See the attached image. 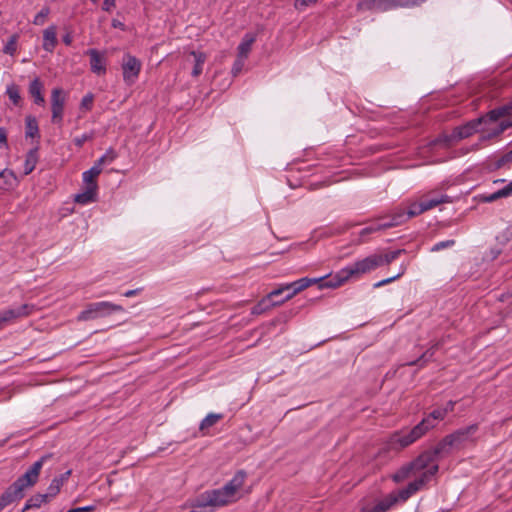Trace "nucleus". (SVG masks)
<instances>
[{"label":"nucleus","mask_w":512,"mask_h":512,"mask_svg":"<svg viewBox=\"0 0 512 512\" xmlns=\"http://www.w3.org/2000/svg\"><path fill=\"white\" fill-rule=\"evenodd\" d=\"M403 252H405V250L398 249L384 255L380 254L381 266L384 264H390L392 261L396 260Z\"/></svg>","instance_id":"nucleus-41"},{"label":"nucleus","mask_w":512,"mask_h":512,"mask_svg":"<svg viewBox=\"0 0 512 512\" xmlns=\"http://www.w3.org/2000/svg\"><path fill=\"white\" fill-rule=\"evenodd\" d=\"M381 266L380 254H371L364 259L346 266L329 278L320 286L325 288H337L351 278H359L361 275L374 271Z\"/></svg>","instance_id":"nucleus-2"},{"label":"nucleus","mask_w":512,"mask_h":512,"mask_svg":"<svg viewBox=\"0 0 512 512\" xmlns=\"http://www.w3.org/2000/svg\"><path fill=\"white\" fill-rule=\"evenodd\" d=\"M505 116H512V102L493 109L488 113V117L493 121H498Z\"/></svg>","instance_id":"nucleus-33"},{"label":"nucleus","mask_w":512,"mask_h":512,"mask_svg":"<svg viewBox=\"0 0 512 512\" xmlns=\"http://www.w3.org/2000/svg\"><path fill=\"white\" fill-rule=\"evenodd\" d=\"M455 244V241L454 240H446V241H441V242H438L436 243L432 248H431V251L433 252H437V251H440L442 249H445V248H448V247H451Z\"/></svg>","instance_id":"nucleus-47"},{"label":"nucleus","mask_w":512,"mask_h":512,"mask_svg":"<svg viewBox=\"0 0 512 512\" xmlns=\"http://www.w3.org/2000/svg\"><path fill=\"white\" fill-rule=\"evenodd\" d=\"M422 426L423 425L417 424L410 430H402L392 434L389 440L390 448L394 450H400L420 439L423 435L426 434L423 431Z\"/></svg>","instance_id":"nucleus-8"},{"label":"nucleus","mask_w":512,"mask_h":512,"mask_svg":"<svg viewBox=\"0 0 512 512\" xmlns=\"http://www.w3.org/2000/svg\"><path fill=\"white\" fill-rule=\"evenodd\" d=\"M123 80L127 85H133L140 74L142 63L131 54H125L122 60Z\"/></svg>","instance_id":"nucleus-10"},{"label":"nucleus","mask_w":512,"mask_h":512,"mask_svg":"<svg viewBox=\"0 0 512 512\" xmlns=\"http://www.w3.org/2000/svg\"><path fill=\"white\" fill-rule=\"evenodd\" d=\"M115 7V0H104L103 1V10L111 11L112 8Z\"/></svg>","instance_id":"nucleus-52"},{"label":"nucleus","mask_w":512,"mask_h":512,"mask_svg":"<svg viewBox=\"0 0 512 512\" xmlns=\"http://www.w3.org/2000/svg\"><path fill=\"white\" fill-rule=\"evenodd\" d=\"M6 93L9 97V99L13 102V104H15V105L19 104L21 97H20V92H19V88L17 85H15V84L9 85L6 89Z\"/></svg>","instance_id":"nucleus-40"},{"label":"nucleus","mask_w":512,"mask_h":512,"mask_svg":"<svg viewBox=\"0 0 512 512\" xmlns=\"http://www.w3.org/2000/svg\"><path fill=\"white\" fill-rule=\"evenodd\" d=\"M71 475V470L66 471L65 473L61 474L60 476L55 477L52 479L50 485L47 489V495L50 499H53L58 495L60 492L62 486L67 482Z\"/></svg>","instance_id":"nucleus-21"},{"label":"nucleus","mask_w":512,"mask_h":512,"mask_svg":"<svg viewBox=\"0 0 512 512\" xmlns=\"http://www.w3.org/2000/svg\"><path fill=\"white\" fill-rule=\"evenodd\" d=\"M423 207H424V204L422 202V198H420L419 201L410 203L407 210H405L402 207L396 208L393 211V213L391 214V216H397L399 214L403 215V220H402V224H403L410 218L424 213L425 209Z\"/></svg>","instance_id":"nucleus-17"},{"label":"nucleus","mask_w":512,"mask_h":512,"mask_svg":"<svg viewBox=\"0 0 512 512\" xmlns=\"http://www.w3.org/2000/svg\"><path fill=\"white\" fill-rule=\"evenodd\" d=\"M65 94L61 88H54L51 92V111L52 121L55 123L61 122L63 119Z\"/></svg>","instance_id":"nucleus-13"},{"label":"nucleus","mask_w":512,"mask_h":512,"mask_svg":"<svg viewBox=\"0 0 512 512\" xmlns=\"http://www.w3.org/2000/svg\"><path fill=\"white\" fill-rule=\"evenodd\" d=\"M454 405H455V402H453V401H449V402H447V403H446V405H445L444 407H442V408H443V410H445L446 415H447L449 412L453 411V409H454Z\"/></svg>","instance_id":"nucleus-53"},{"label":"nucleus","mask_w":512,"mask_h":512,"mask_svg":"<svg viewBox=\"0 0 512 512\" xmlns=\"http://www.w3.org/2000/svg\"><path fill=\"white\" fill-rule=\"evenodd\" d=\"M405 271H406V266L404 264H402L400 266V271L398 272V274H396L395 276L389 277L387 279H383V280L375 283L374 287L375 288H379V287H382V286H384L386 284L391 283L392 281H394V280L398 279L399 277H401L405 273Z\"/></svg>","instance_id":"nucleus-42"},{"label":"nucleus","mask_w":512,"mask_h":512,"mask_svg":"<svg viewBox=\"0 0 512 512\" xmlns=\"http://www.w3.org/2000/svg\"><path fill=\"white\" fill-rule=\"evenodd\" d=\"M112 25H113V27H122L123 26V24L121 22L116 21V20L113 21Z\"/></svg>","instance_id":"nucleus-56"},{"label":"nucleus","mask_w":512,"mask_h":512,"mask_svg":"<svg viewBox=\"0 0 512 512\" xmlns=\"http://www.w3.org/2000/svg\"><path fill=\"white\" fill-rule=\"evenodd\" d=\"M6 174H7V171H6V170H4V171L0 172V177H5V175H6ZM8 174H9L10 176H13V173H12V172H8Z\"/></svg>","instance_id":"nucleus-57"},{"label":"nucleus","mask_w":512,"mask_h":512,"mask_svg":"<svg viewBox=\"0 0 512 512\" xmlns=\"http://www.w3.org/2000/svg\"><path fill=\"white\" fill-rule=\"evenodd\" d=\"M247 474L238 471L233 478L222 488L206 491L199 495L192 506L194 507H221L233 503L239 499V492L244 486Z\"/></svg>","instance_id":"nucleus-1"},{"label":"nucleus","mask_w":512,"mask_h":512,"mask_svg":"<svg viewBox=\"0 0 512 512\" xmlns=\"http://www.w3.org/2000/svg\"><path fill=\"white\" fill-rule=\"evenodd\" d=\"M482 122L495 123L496 121L491 120L487 114L485 117L478 118L476 120H472V121L466 123L465 125L456 127L450 136H444L443 138L437 139L435 141V144H440L442 142H445L446 144H448L451 141H458V140L468 138L469 136H471L472 134H474L475 132L478 131V126Z\"/></svg>","instance_id":"nucleus-7"},{"label":"nucleus","mask_w":512,"mask_h":512,"mask_svg":"<svg viewBox=\"0 0 512 512\" xmlns=\"http://www.w3.org/2000/svg\"><path fill=\"white\" fill-rule=\"evenodd\" d=\"M403 215L399 214L397 216H381L377 218L370 225L363 228L359 235L361 237H365L369 234L375 233L380 230H385L388 228L396 227L402 224Z\"/></svg>","instance_id":"nucleus-11"},{"label":"nucleus","mask_w":512,"mask_h":512,"mask_svg":"<svg viewBox=\"0 0 512 512\" xmlns=\"http://www.w3.org/2000/svg\"><path fill=\"white\" fill-rule=\"evenodd\" d=\"M425 212L437 207L440 204L450 202V197L445 194L429 193L421 197Z\"/></svg>","instance_id":"nucleus-19"},{"label":"nucleus","mask_w":512,"mask_h":512,"mask_svg":"<svg viewBox=\"0 0 512 512\" xmlns=\"http://www.w3.org/2000/svg\"><path fill=\"white\" fill-rule=\"evenodd\" d=\"M140 289L128 290L124 293L125 297H133L139 293Z\"/></svg>","instance_id":"nucleus-55"},{"label":"nucleus","mask_w":512,"mask_h":512,"mask_svg":"<svg viewBox=\"0 0 512 512\" xmlns=\"http://www.w3.org/2000/svg\"><path fill=\"white\" fill-rule=\"evenodd\" d=\"M48 457L43 456L36 462H34L27 471L20 476L15 482L11 484L14 490H16L22 497L25 496V491L32 488L39 479L41 469Z\"/></svg>","instance_id":"nucleus-5"},{"label":"nucleus","mask_w":512,"mask_h":512,"mask_svg":"<svg viewBox=\"0 0 512 512\" xmlns=\"http://www.w3.org/2000/svg\"><path fill=\"white\" fill-rule=\"evenodd\" d=\"M429 457L428 454H421L410 463V468L414 469L411 476L415 477V479L410 482L406 488L398 492L396 495L398 500L406 501L413 494L422 489L438 472V465H429Z\"/></svg>","instance_id":"nucleus-3"},{"label":"nucleus","mask_w":512,"mask_h":512,"mask_svg":"<svg viewBox=\"0 0 512 512\" xmlns=\"http://www.w3.org/2000/svg\"><path fill=\"white\" fill-rule=\"evenodd\" d=\"M123 311V307L108 301L90 303L78 315L79 321H90L101 317H106L114 312Z\"/></svg>","instance_id":"nucleus-6"},{"label":"nucleus","mask_w":512,"mask_h":512,"mask_svg":"<svg viewBox=\"0 0 512 512\" xmlns=\"http://www.w3.org/2000/svg\"><path fill=\"white\" fill-rule=\"evenodd\" d=\"M37 135L38 123L35 118L29 116L26 118V136L34 138Z\"/></svg>","instance_id":"nucleus-36"},{"label":"nucleus","mask_w":512,"mask_h":512,"mask_svg":"<svg viewBox=\"0 0 512 512\" xmlns=\"http://www.w3.org/2000/svg\"><path fill=\"white\" fill-rule=\"evenodd\" d=\"M94 510H95V506L89 505V506H84V507L73 508V509L68 510L67 512H92Z\"/></svg>","instance_id":"nucleus-51"},{"label":"nucleus","mask_w":512,"mask_h":512,"mask_svg":"<svg viewBox=\"0 0 512 512\" xmlns=\"http://www.w3.org/2000/svg\"><path fill=\"white\" fill-rule=\"evenodd\" d=\"M512 195V182H510L508 185L503 187L502 189H499L498 191L490 194L489 196L485 197L486 202H493L499 198L509 197Z\"/></svg>","instance_id":"nucleus-34"},{"label":"nucleus","mask_w":512,"mask_h":512,"mask_svg":"<svg viewBox=\"0 0 512 512\" xmlns=\"http://www.w3.org/2000/svg\"><path fill=\"white\" fill-rule=\"evenodd\" d=\"M359 11H387L386 1L384 0H362L357 4Z\"/></svg>","instance_id":"nucleus-22"},{"label":"nucleus","mask_w":512,"mask_h":512,"mask_svg":"<svg viewBox=\"0 0 512 512\" xmlns=\"http://www.w3.org/2000/svg\"><path fill=\"white\" fill-rule=\"evenodd\" d=\"M254 42H255V36L252 34H246L243 37L242 41L240 42V44L237 48V50H238L237 56L247 59Z\"/></svg>","instance_id":"nucleus-29"},{"label":"nucleus","mask_w":512,"mask_h":512,"mask_svg":"<svg viewBox=\"0 0 512 512\" xmlns=\"http://www.w3.org/2000/svg\"><path fill=\"white\" fill-rule=\"evenodd\" d=\"M190 55L194 58L192 76L198 77L203 71V65L206 61V54L200 51H191Z\"/></svg>","instance_id":"nucleus-31"},{"label":"nucleus","mask_w":512,"mask_h":512,"mask_svg":"<svg viewBox=\"0 0 512 512\" xmlns=\"http://www.w3.org/2000/svg\"><path fill=\"white\" fill-rule=\"evenodd\" d=\"M317 1L318 0H296L294 7L297 10H303L304 8H306L308 6L315 4Z\"/></svg>","instance_id":"nucleus-48"},{"label":"nucleus","mask_w":512,"mask_h":512,"mask_svg":"<svg viewBox=\"0 0 512 512\" xmlns=\"http://www.w3.org/2000/svg\"><path fill=\"white\" fill-rule=\"evenodd\" d=\"M93 3H97L98 0H91Z\"/></svg>","instance_id":"nucleus-58"},{"label":"nucleus","mask_w":512,"mask_h":512,"mask_svg":"<svg viewBox=\"0 0 512 512\" xmlns=\"http://www.w3.org/2000/svg\"><path fill=\"white\" fill-rule=\"evenodd\" d=\"M327 277H321V278H308L304 277L299 280H296L292 283L285 284L273 291H271L266 298L262 299V301L253 309V313H260L262 312L263 308L262 306L265 305V307H268L269 304L267 302L271 301L274 297L281 295L284 291H288L289 293L286 295L284 299L278 302L271 303L272 306L278 305L283 303L286 300L291 299L294 295L301 292L302 290L308 288L312 284H316L320 281L325 280Z\"/></svg>","instance_id":"nucleus-4"},{"label":"nucleus","mask_w":512,"mask_h":512,"mask_svg":"<svg viewBox=\"0 0 512 512\" xmlns=\"http://www.w3.org/2000/svg\"><path fill=\"white\" fill-rule=\"evenodd\" d=\"M454 448L452 442L449 441V435L444 437L432 450L426 451L423 454H428L430 457L429 465H438L437 459L448 455Z\"/></svg>","instance_id":"nucleus-14"},{"label":"nucleus","mask_w":512,"mask_h":512,"mask_svg":"<svg viewBox=\"0 0 512 512\" xmlns=\"http://www.w3.org/2000/svg\"><path fill=\"white\" fill-rule=\"evenodd\" d=\"M478 431V425L472 424L464 428H460L454 433L449 435V441L455 449H461L469 444H474L477 440L476 433Z\"/></svg>","instance_id":"nucleus-9"},{"label":"nucleus","mask_w":512,"mask_h":512,"mask_svg":"<svg viewBox=\"0 0 512 512\" xmlns=\"http://www.w3.org/2000/svg\"><path fill=\"white\" fill-rule=\"evenodd\" d=\"M439 346V343H435L434 345H432L429 349H427V351H425L419 359H417L416 361H412V362H409L408 365H416L418 363H420L421 365L425 364L426 362H428L434 355L436 349L438 348Z\"/></svg>","instance_id":"nucleus-35"},{"label":"nucleus","mask_w":512,"mask_h":512,"mask_svg":"<svg viewBox=\"0 0 512 512\" xmlns=\"http://www.w3.org/2000/svg\"><path fill=\"white\" fill-rule=\"evenodd\" d=\"M413 468H410V464L403 467L401 470H399L395 475H394V480L396 482H399V481H402L404 480L405 478L407 477H410L412 472H413Z\"/></svg>","instance_id":"nucleus-43"},{"label":"nucleus","mask_w":512,"mask_h":512,"mask_svg":"<svg viewBox=\"0 0 512 512\" xmlns=\"http://www.w3.org/2000/svg\"><path fill=\"white\" fill-rule=\"evenodd\" d=\"M398 502L396 494L391 493L382 499L377 500L373 506L363 505L361 512H387Z\"/></svg>","instance_id":"nucleus-16"},{"label":"nucleus","mask_w":512,"mask_h":512,"mask_svg":"<svg viewBox=\"0 0 512 512\" xmlns=\"http://www.w3.org/2000/svg\"><path fill=\"white\" fill-rule=\"evenodd\" d=\"M511 126H512L511 121L503 120L500 123L496 124L494 127L488 128L487 131L481 135L480 140L487 141L494 137H497Z\"/></svg>","instance_id":"nucleus-24"},{"label":"nucleus","mask_w":512,"mask_h":512,"mask_svg":"<svg viewBox=\"0 0 512 512\" xmlns=\"http://www.w3.org/2000/svg\"><path fill=\"white\" fill-rule=\"evenodd\" d=\"M62 40H63V42H64L67 46H69V45H71V43H72V41H73V38H72V36H71V34H70V33H67L66 35H64V36H63Z\"/></svg>","instance_id":"nucleus-54"},{"label":"nucleus","mask_w":512,"mask_h":512,"mask_svg":"<svg viewBox=\"0 0 512 512\" xmlns=\"http://www.w3.org/2000/svg\"><path fill=\"white\" fill-rule=\"evenodd\" d=\"M508 162H512V149L501 157L498 161V166H502Z\"/></svg>","instance_id":"nucleus-50"},{"label":"nucleus","mask_w":512,"mask_h":512,"mask_svg":"<svg viewBox=\"0 0 512 512\" xmlns=\"http://www.w3.org/2000/svg\"><path fill=\"white\" fill-rule=\"evenodd\" d=\"M43 84L39 78H35L29 85V93L33 97L35 104L44 105L45 99L42 94Z\"/></svg>","instance_id":"nucleus-26"},{"label":"nucleus","mask_w":512,"mask_h":512,"mask_svg":"<svg viewBox=\"0 0 512 512\" xmlns=\"http://www.w3.org/2000/svg\"><path fill=\"white\" fill-rule=\"evenodd\" d=\"M245 60V58L237 56L232 67V73L234 76L238 75L242 71L245 64Z\"/></svg>","instance_id":"nucleus-46"},{"label":"nucleus","mask_w":512,"mask_h":512,"mask_svg":"<svg viewBox=\"0 0 512 512\" xmlns=\"http://www.w3.org/2000/svg\"><path fill=\"white\" fill-rule=\"evenodd\" d=\"M102 172V168H98V165H93L89 170L85 171L82 175V179L86 187L98 186L96 179Z\"/></svg>","instance_id":"nucleus-30"},{"label":"nucleus","mask_w":512,"mask_h":512,"mask_svg":"<svg viewBox=\"0 0 512 512\" xmlns=\"http://www.w3.org/2000/svg\"><path fill=\"white\" fill-rule=\"evenodd\" d=\"M57 45V27L50 25L43 31V49L47 52H53Z\"/></svg>","instance_id":"nucleus-20"},{"label":"nucleus","mask_w":512,"mask_h":512,"mask_svg":"<svg viewBox=\"0 0 512 512\" xmlns=\"http://www.w3.org/2000/svg\"><path fill=\"white\" fill-rule=\"evenodd\" d=\"M90 57V69L97 75H104L106 73V58L104 53L99 52L96 49H89L85 52Z\"/></svg>","instance_id":"nucleus-15"},{"label":"nucleus","mask_w":512,"mask_h":512,"mask_svg":"<svg viewBox=\"0 0 512 512\" xmlns=\"http://www.w3.org/2000/svg\"><path fill=\"white\" fill-rule=\"evenodd\" d=\"M32 310V305L23 304L17 308H10L0 312V329L18 318L30 315Z\"/></svg>","instance_id":"nucleus-12"},{"label":"nucleus","mask_w":512,"mask_h":512,"mask_svg":"<svg viewBox=\"0 0 512 512\" xmlns=\"http://www.w3.org/2000/svg\"><path fill=\"white\" fill-rule=\"evenodd\" d=\"M37 162H38V149L34 148V149H31L26 155V159H25V163H24V174L25 175L30 174L35 169Z\"/></svg>","instance_id":"nucleus-32"},{"label":"nucleus","mask_w":512,"mask_h":512,"mask_svg":"<svg viewBox=\"0 0 512 512\" xmlns=\"http://www.w3.org/2000/svg\"><path fill=\"white\" fill-rule=\"evenodd\" d=\"M50 14V8L48 6H44L34 17L33 24L36 26H42L45 24L48 16Z\"/></svg>","instance_id":"nucleus-38"},{"label":"nucleus","mask_w":512,"mask_h":512,"mask_svg":"<svg viewBox=\"0 0 512 512\" xmlns=\"http://www.w3.org/2000/svg\"><path fill=\"white\" fill-rule=\"evenodd\" d=\"M446 417L445 410L439 407L434 409L429 415H427L419 425H423L422 429L427 433L430 429L434 428L438 421L443 420Z\"/></svg>","instance_id":"nucleus-18"},{"label":"nucleus","mask_w":512,"mask_h":512,"mask_svg":"<svg viewBox=\"0 0 512 512\" xmlns=\"http://www.w3.org/2000/svg\"><path fill=\"white\" fill-rule=\"evenodd\" d=\"M17 41H18V36L16 34L12 35L9 38L8 42L5 44V46L3 48V52L5 54L13 56L17 51Z\"/></svg>","instance_id":"nucleus-39"},{"label":"nucleus","mask_w":512,"mask_h":512,"mask_svg":"<svg viewBox=\"0 0 512 512\" xmlns=\"http://www.w3.org/2000/svg\"><path fill=\"white\" fill-rule=\"evenodd\" d=\"M22 498L23 497L10 485L0 496V512L9 504Z\"/></svg>","instance_id":"nucleus-28"},{"label":"nucleus","mask_w":512,"mask_h":512,"mask_svg":"<svg viewBox=\"0 0 512 512\" xmlns=\"http://www.w3.org/2000/svg\"><path fill=\"white\" fill-rule=\"evenodd\" d=\"M117 157L116 152L113 149H108L106 153L101 156L94 165H98V168H102L104 164L112 163Z\"/></svg>","instance_id":"nucleus-37"},{"label":"nucleus","mask_w":512,"mask_h":512,"mask_svg":"<svg viewBox=\"0 0 512 512\" xmlns=\"http://www.w3.org/2000/svg\"><path fill=\"white\" fill-rule=\"evenodd\" d=\"M98 186L85 187L84 191L74 197V201L81 205L95 202L97 199Z\"/></svg>","instance_id":"nucleus-23"},{"label":"nucleus","mask_w":512,"mask_h":512,"mask_svg":"<svg viewBox=\"0 0 512 512\" xmlns=\"http://www.w3.org/2000/svg\"><path fill=\"white\" fill-rule=\"evenodd\" d=\"M94 96L92 93L86 94L81 100V108L85 110H91L93 106Z\"/></svg>","instance_id":"nucleus-45"},{"label":"nucleus","mask_w":512,"mask_h":512,"mask_svg":"<svg viewBox=\"0 0 512 512\" xmlns=\"http://www.w3.org/2000/svg\"><path fill=\"white\" fill-rule=\"evenodd\" d=\"M224 417L221 413H209L199 425V431L203 436L207 435V431L216 425Z\"/></svg>","instance_id":"nucleus-25"},{"label":"nucleus","mask_w":512,"mask_h":512,"mask_svg":"<svg viewBox=\"0 0 512 512\" xmlns=\"http://www.w3.org/2000/svg\"><path fill=\"white\" fill-rule=\"evenodd\" d=\"M94 137L93 132L84 133L81 136L75 137L73 142L77 147H82L85 142L92 140Z\"/></svg>","instance_id":"nucleus-44"},{"label":"nucleus","mask_w":512,"mask_h":512,"mask_svg":"<svg viewBox=\"0 0 512 512\" xmlns=\"http://www.w3.org/2000/svg\"><path fill=\"white\" fill-rule=\"evenodd\" d=\"M7 132L4 128L0 127V148H7Z\"/></svg>","instance_id":"nucleus-49"},{"label":"nucleus","mask_w":512,"mask_h":512,"mask_svg":"<svg viewBox=\"0 0 512 512\" xmlns=\"http://www.w3.org/2000/svg\"><path fill=\"white\" fill-rule=\"evenodd\" d=\"M51 499L49 498V496L45 493V494H35L33 496H31L25 503L23 509H22V512H25L29 509H37V508H40L43 504H46L50 501Z\"/></svg>","instance_id":"nucleus-27"}]
</instances>
